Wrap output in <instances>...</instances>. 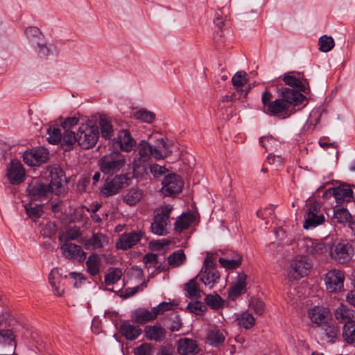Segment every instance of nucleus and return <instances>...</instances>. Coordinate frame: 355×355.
I'll use <instances>...</instances> for the list:
<instances>
[{"label": "nucleus", "mask_w": 355, "mask_h": 355, "mask_svg": "<svg viewBox=\"0 0 355 355\" xmlns=\"http://www.w3.org/2000/svg\"><path fill=\"white\" fill-rule=\"evenodd\" d=\"M345 274L338 270H331L325 277V284L327 289L331 293L340 292L343 289Z\"/></svg>", "instance_id": "ddd939ff"}, {"label": "nucleus", "mask_w": 355, "mask_h": 355, "mask_svg": "<svg viewBox=\"0 0 355 355\" xmlns=\"http://www.w3.org/2000/svg\"><path fill=\"white\" fill-rule=\"evenodd\" d=\"M197 277L205 286L209 288L215 286L220 278V275L216 267L214 257L211 256L205 257L203 266Z\"/></svg>", "instance_id": "39448f33"}, {"label": "nucleus", "mask_w": 355, "mask_h": 355, "mask_svg": "<svg viewBox=\"0 0 355 355\" xmlns=\"http://www.w3.org/2000/svg\"><path fill=\"white\" fill-rule=\"evenodd\" d=\"M170 320L171 323L167 326V327L171 331H177L182 327L181 318L178 315H171Z\"/></svg>", "instance_id": "e2e57ef3"}, {"label": "nucleus", "mask_w": 355, "mask_h": 355, "mask_svg": "<svg viewBox=\"0 0 355 355\" xmlns=\"http://www.w3.org/2000/svg\"><path fill=\"white\" fill-rule=\"evenodd\" d=\"M319 50L327 53L330 51L335 46L334 40L331 36L324 35L318 40Z\"/></svg>", "instance_id": "c03bdc74"}, {"label": "nucleus", "mask_w": 355, "mask_h": 355, "mask_svg": "<svg viewBox=\"0 0 355 355\" xmlns=\"http://www.w3.org/2000/svg\"><path fill=\"white\" fill-rule=\"evenodd\" d=\"M187 309L191 313L200 315L206 309V306L202 302L196 301L195 302L189 303L187 306Z\"/></svg>", "instance_id": "052dcab7"}, {"label": "nucleus", "mask_w": 355, "mask_h": 355, "mask_svg": "<svg viewBox=\"0 0 355 355\" xmlns=\"http://www.w3.org/2000/svg\"><path fill=\"white\" fill-rule=\"evenodd\" d=\"M125 164V156L119 151H113L103 156L98 162L101 171L107 175L118 173Z\"/></svg>", "instance_id": "20e7f679"}, {"label": "nucleus", "mask_w": 355, "mask_h": 355, "mask_svg": "<svg viewBox=\"0 0 355 355\" xmlns=\"http://www.w3.org/2000/svg\"><path fill=\"white\" fill-rule=\"evenodd\" d=\"M144 331L146 338L151 340L161 342L166 338V331L159 323L146 326Z\"/></svg>", "instance_id": "393cba45"}, {"label": "nucleus", "mask_w": 355, "mask_h": 355, "mask_svg": "<svg viewBox=\"0 0 355 355\" xmlns=\"http://www.w3.org/2000/svg\"><path fill=\"white\" fill-rule=\"evenodd\" d=\"M81 236V232L78 228H72L68 230L65 234L63 236H59V241L60 243L69 242L70 241H73L78 239Z\"/></svg>", "instance_id": "6e6d98bb"}, {"label": "nucleus", "mask_w": 355, "mask_h": 355, "mask_svg": "<svg viewBox=\"0 0 355 355\" xmlns=\"http://www.w3.org/2000/svg\"><path fill=\"white\" fill-rule=\"evenodd\" d=\"M351 215L347 209L336 207L334 210V220L338 223H345L349 220Z\"/></svg>", "instance_id": "37998d69"}, {"label": "nucleus", "mask_w": 355, "mask_h": 355, "mask_svg": "<svg viewBox=\"0 0 355 355\" xmlns=\"http://www.w3.org/2000/svg\"><path fill=\"white\" fill-rule=\"evenodd\" d=\"M62 139L63 145H67L69 148L73 146L75 143H78L77 133L70 130H64L62 133Z\"/></svg>", "instance_id": "5fc2aeb1"}, {"label": "nucleus", "mask_w": 355, "mask_h": 355, "mask_svg": "<svg viewBox=\"0 0 355 355\" xmlns=\"http://www.w3.org/2000/svg\"><path fill=\"white\" fill-rule=\"evenodd\" d=\"M173 143L160 138L153 146L154 158L156 159H164L172 154Z\"/></svg>", "instance_id": "4be33fe9"}, {"label": "nucleus", "mask_w": 355, "mask_h": 355, "mask_svg": "<svg viewBox=\"0 0 355 355\" xmlns=\"http://www.w3.org/2000/svg\"><path fill=\"white\" fill-rule=\"evenodd\" d=\"M113 145L115 147H119L121 150L130 152L136 146V142L128 130H122L114 139Z\"/></svg>", "instance_id": "aec40b11"}, {"label": "nucleus", "mask_w": 355, "mask_h": 355, "mask_svg": "<svg viewBox=\"0 0 355 355\" xmlns=\"http://www.w3.org/2000/svg\"><path fill=\"white\" fill-rule=\"evenodd\" d=\"M333 195L336 202H349L353 198V192L349 185H341L333 189Z\"/></svg>", "instance_id": "72a5a7b5"}, {"label": "nucleus", "mask_w": 355, "mask_h": 355, "mask_svg": "<svg viewBox=\"0 0 355 355\" xmlns=\"http://www.w3.org/2000/svg\"><path fill=\"white\" fill-rule=\"evenodd\" d=\"M354 255V248L347 242H339L330 248V257L339 263H346L350 261Z\"/></svg>", "instance_id": "1a4fd4ad"}, {"label": "nucleus", "mask_w": 355, "mask_h": 355, "mask_svg": "<svg viewBox=\"0 0 355 355\" xmlns=\"http://www.w3.org/2000/svg\"><path fill=\"white\" fill-rule=\"evenodd\" d=\"M312 266V261L309 257L297 255L291 261L288 271V277L300 279L310 273Z\"/></svg>", "instance_id": "423d86ee"}, {"label": "nucleus", "mask_w": 355, "mask_h": 355, "mask_svg": "<svg viewBox=\"0 0 355 355\" xmlns=\"http://www.w3.org/2000/svg\"><path fill=\"white\" fill-rule=\"evenodd\" d=\"M99 137L98 127L92 121L82 123L77 132L78 144L83 148L89 149L94 146Z\"/></svg>", "instance_id": "f03ea898"}, {"label": "nucleus", "mask_w": 355, "mask_h": 355, "mask_svg": "<svg viewBox=\"0 0 355 355\" xmlns=\"http://www.w3.org/2000/svg\"><path fill=\"white\" fill-rule=\"evenodd\" d=\"M259 142L266 150H275L279 146V141L272 137H262Z\"/></svg>", "instance_id": "8fccbe9b"}, {"label": "nucleus", "mask_w": 355, "mask_h": 355, "mask_svg": "<svg viewBox=\"0 0 355 355\" xmlns=\"http://www.w3.org/2000/svg\"><path fill=\"white\" fill-rule=\"evenodd\" d=\"M335 318L340 323H349L355 322L354 320V311L344 304H340L334 312Z\"/></svg>", "instance_id": "c85d7f7f"}, {"label": "nucleus", "mask_w": 355, "mask_h": 355, "mask_svg": "<svg viewBox=\"0 0 355 355\" xmlns=\"http://www.w3.org/2000/svg\"><path fill=\"white\" fill-rule=\"evenodd\" d=\"M49 176L50 183L46 184L51 188L52 193L58 194L64 180V172L60 167L53 166L49 169Z\"/></svg>", "instance_id": "b1692460"}, {"label": "nucleus", "mask_w": 355, "mask_h": 355, "mask_svg": "<svg viewBox=\"0 0 355 355\" xmlns=\"http://www.w3.org/2000/svg\"><path fill=\"white\" fill-rule=\"evenodd\" d=\"M207 343L217 347L222 345L225 340V332L216 326H210L207 329Z\"/></svg>", "instance_id": "5701e85b"}, {"label": "nucleus", "mask_w": 355, "mask_h": 355, "mask_svg": "<svg viewBox=\"0 0 355 355\" xmlns=\"http://www.w3.org/2000/svg\"><path fill=\"white\" fill-rule=\"evenodd\" d=\"M325 218L321 211V206L318 202H313L306 205L304 223V229L314 228L324 222Z\"/></svg>", "instance_id": "6e6552de"}, {"label": "nucleus", "mask_w": 355, "mask_h": 355, "mask_svg": "<svg viewBox=\"0 0 355 355\" xmlns=\"http://www.w3.org/2000/svg\"><path fill=\"white\" fill-rule=\"evenodd\" d=\"M178 352L182 355H195L198 352L196 341L190 338H182L178 343Z\"/></svg>", "instance_id": "a878e982"}, {"label": "nucleus", "mask_w": 355, "mask_h": 355, "mask_svg": "<svg viewBox=\"0 0 355 355\" xmlns=\"http://www.w3.org/2000/svg\"><path fill=\"white\" fill-rule=\"evenodd\" d=\"M144 197V192L138 188H131L123 196V202L129 206H134L137 204Z\"/></svg>", "instance_id": "f704fd0d"}, {"label": "nucleus", "mask_w": 355, "mask_h": 355, "mask_svg": "<svg viewBox=\"0 0 355 355\" xmlns=\"http://www.w3.org/2000/svg\"><path fill=\"white\" fill-rule=\"evenodd\" d=\"M6 176L12 184H19L26 178L25 170L18 160H12L7 166Z\"/></svg>", "instance_id": "f3484780"}, {"label": "nucleus", "mask_w": 355, "mask_h": 355, "mask_svg": "<svg viewBox=\"0 0 355 355\" xmlns=\"http://www.w3.org/2000/svg\"><path fill=\"white\" fill-rule=\"evenodd\" d=\"M120 331L127 340H133L141 335L142 330L138 325L125 322L121 324Z\"/></svg>", "instance_id": "bb28decb"}, {"label": "nucleus", "mask_w": 355, "mask_h": 355, "mask_svg": "<svg viewBox=\"0 0 355 355\" xmlns=\"http://www.w3.org/2000/svg\"><path fill=\"white\" fill-rule=\"evenodd\" d=\"M0 342L8 343L12 347H15V336L13 332L10 329L0 331Z\"/></svg>", "instance_id": "13d9d810"}, {"label": "nucleus", "mask_w": 355, "mask_h": 355, "mask_svg": "<svg viewBox=\"0 0 355 355\" xmlns=\"http://www.w3.org/2000/svg\"><path fill=\"white\" fill-rule=\"evenodd\" d=\"M49 279L50 284L53 288L55 295L61 297L64 292V288L63 285H61L62 277L58 268H53L51 271Z\"/></svg>", "instance_id": "2f4dec72"}, {"label": "nucleus", "mask_w": 355, "mask_h": 355, "mask_svg": "<svg viewBox=\"0 0 355 355\" xmlns=\"http://www.w3.org/2000/svg\"><path fill=\"white\" fill-rule=\"evenodd\" d=\"M137 150L133 157L132 166L135 173L142 174L146 171L149 162L154 157L153 146L142 140L137 146Z\"/></svg>", "instance_id": "7ed1b4c3"}, {"label": "nucleus", "mask_w": 355, "mask_h": 355, "mask_svg": "<svg viewBox=\"0 0 355 355\" xmlns=\"http://www.w3.org/2000/svg\"><path fill=\"white\" fill-rule=\"evenodd\" d=\"M47 133L49 135L47 140L51 144H57L62 139V133L58 128H56L55 126H50L47 129Z\"/></svg>", "instance_id": "3c124183"}, {"label": "nucleus", "mask_w": 355, "mask_h": 355, "mask_svg": "<svg viewBox=\"0 0 355 355\" xmlns=\"http://www.w3.org/2000/svg\"><path fill=\"white\" fill-rule=\"evenodd\" d=\"M144 261L146 265H148V268H155L158 264L157 255L153 253L146 254L144 257Z\"/></svg>", "instance_id": "774afa93"}, {"label": "nucleus", "mask_w": 355, "mask_h": 355, "mask_svg": "<svg viewBox=\"0 0 355 355\" xmlns=\"http://www.w3.org/2000/svg\"><path fill=\"white\" fill-rule=\"evenodd\" d=\"M309 316L313 322L322 326L327 322L326 320L329 317V311L326 308L315 306L309 311Z\"/></svg>", "instance_id": "cd10ccee"}, {"label": "nucleus", "mask_w": 355, "mask_h": 355, "mask_svg": "<svg viewBox=\"0 0 355 355\" xmlns=\"http://www.w3.org/2000/svg\"><path fill=\"white\" fill-rule=\"evenodd\" d=\"M198 277L191 279L189 282L184 284V291L186 296L191 299H200L203 293L197 282Z\"/></svg>", "instance_id": "473e14b6"}, {"label": "nucleus", "mask_w": 355, "mask_h": 355, "mask_svg": "<svg viewBox=\"0 0 355 355\" xmlns=\"http://www.w3.org/2000/svg\"><path fill=\"white\" fill-rule=\"evenodd\" d=\"M130 184V179L126 175H118L110 180H106L101 190L104 197L118 193L123 188Z\"/></svg>", "instance_id": "9d476101"}, {"label": "nucleus", "mask_w": 355, "mask_h": 355, "mask_svg": "<svg viewBox=\"0 0 355 355\" xmlns=\"http://www.w3.org/2000/svg\"><path fill=\"white\" fill-rule=\"evenodd\" d=\"M248 78L247 73L244 71H239L236 72L232 78L233 85L238 91L243 92V89H239L248 83Z\"/></svg>", "instance_id": "49530a36"}, {"label": "nucleus", "mask_w": 355, "mask_h": 355, "mask_svg": "<svg viewBox=\"0 0 355 355\" xmlns=\"http://www.w3.org/2000/svg\"><path fill=\"white\" fill-rule=\"evenodd\" d=\"M122 275V272L119 268H114L105 276V283L106 285H112L118 282Z\"/></svg>", "instance_id": "864d4df0"}, {"label": "nucleus", "mask_w": 355, "mask_h": 355, "mask_svg": "<svg viewBox=\"0 0 355 355\" xmlns=\"http://www.w3.org/2000/svg\"><path fill=\"white\" fill-rule=\"evenodd\" d=\"M195 220V215L191 213H183L175 223V230L179 232L187 229Z\"/></svg>", "instance_id": "c9c22d12"}, {"label": "nucleus", "mask_w": 355, "mask_h": 355, "mask_svg": "<svg viewBox=\"0 0 355 355\" xmlns=\"http://www.w3.org/2000/svg\"><path fill=\"white\" fill-rule=\"evenodd\" d=\"M173 210L171 205H165L155 210V215L151 225L152 232L157 235H164L167 233L166 226L169 216Z\"/></svg>", "instance_id": "0eeeda50"}, {"label": "nucleus", "mask_w": 355, "mask_h": 355, "mask_svg": "<svg viewBox=\"0 0 355 355\" xmlns=\"http://www.w3.org/2000/svg\"><path fill=\"white\" fill-rule=\"evenodd\" d=\"M162 184V193L165 196H173L182 191L184 182L180 175L171 173L164 178Z\"/></svg>", "instance_id": "9b49d317"}, {"label": "nucleus", "mask_w": 355, "mask_h": 355, "mask_svg": "<svg viewBox=\"0 0 355 355\" xmlns=\"http://www.w3.org/2000/svg\"><path fill=\"white\" fill-rule=\"evenodd\" d=\"M79 122V118L76 116L68 117L61 123V126L64 130H70L72 127L77 125Z\"/></svg>", "instance_id": "69168bd1"}, {"label": "nucleus", "mask_w": 355, "mask_h": 355, "mask_svg": "<svg viewBox=\"0 0 355 355\" xmlns=\"http://www.w3.org/2000/svg\"><path fill=\"white\" fill-rule=\"evenodd\" d=\"M26 192L31 200H43L53 193L46 184L37 179L28 185Z\"/></svg>", "instance_id": "f8f14e48"}, {"label": "nucleus", "mask_w": 355, "mask_h": 355, "mask_svg": "<svg viewBox=\"0 0 355 355\" xmlns=\"http://www.w3.org/2000/svg\"><path fill=\"white\" fill-rule=\"evenodd\" d=\"M322 334L328 342L334 343L337 339L340 330L334 321L327 322L321 326Z\"/></svg>", "instance_id": "c756f323"}, {"label": "nucleus", "mask_w": 355, "mask_h": 355, "mask_svg": "<svg viewBox=\"0 0 355 355\" xmlns=\"http://www.w3.org/2000/svg\"><path fill=\"white\" fill-rule=\"evenodd\" d=\"M25 209L28 216L35 221L41 217L43 214L42 205L33 207L31 204H26Z\"/></svg>", "instance_id": "09e8293b"}, {"label": "nucleus", "mask_w": 355, "mask_h": 355, "mask_svg": "<svg viewBox=\"0 0 355 355\" xmlns=\"http://www.w3.org/2000/svg\"><path fill=\"white\" fill-rule=\"evenodd\" d=\"M48 159V151L46 148H39L26 151L23 155L24 162L28 166H39Z\"/></svg>", "instance_id": "a211bd4d"}, {"label": "nucleus", "mask_w": 355, "mask_h": 355, "mask_svg": "<svg viewBox=\"0 0 355 355\" xmlns=\"http://www.w3.org/2000/svg\"><path fill=\"white\" fill-rule=\"evenodd\" d=\"M134 116L137 119H140L146 123H151L155 118V115L153 112L142 109L135 112Z\"/></svg>", "instance_id": "4d7b16f0"}, {"label": "nucleus", "mask_w": 355, "mask_h": 355, "mask_svg": "<svg viewBox=\"0 0 355 355\" xmlns=\"http://www.w3.org/2000/svg\"><path fill=\"white\" fill-rule=\"evenodd\" d=\"M156 318L153 309L151 311L146 309H139L135 310L132 315L134 321L140 324L154 320Z\"/></svg>", "instance_id": "7c9ffc66"}, {"label": "nucleus", "mask_w": 355, "mask_h": 355, "mask_svg": "<svg viewBox=\"0 0 355 355\" xmlns=\"http://www.w3.org/2000/svg\"><path fill=\"white\" fill-rule=\"evenodd\" d=\"M247 275L243 272L239 273L235 282L229 289V298L234 300L236 297L243 294L247 289Z\"/></svg>", "instance_id": "412c9836"}, {"label": "nucleus", "mask_w": 355, "mask_h": 355, "mask_svg": "<svg viewBox=\"0 0 355 355\" xmlns=\"http://www.w3.org/2000/svg\"><path fill=\"white\" fill-rule=\"evenodd\" d=\"M61 243L60 249L66 258L78 260V261H83L85 259L87 254L80 245L69 242Z\"/></svg>", "instance_id": "6ab92c4d"}, {"label": "nucleus", "mask_w": 355, "mask_h": 355, "mask_svg": "<svg viewBox=\"0 0 355 355\" xmlns=\"http://www.w3.org/2000/svg\"><path fill=\"white\" fill-rule=\"evenodd\" d=\"M101 259L96 253L90 254L86 261L87 272L92 276L100 272Z\"/></svg>", "instance_id": "e433bc0d"}, {"label": "nucleus", "mask_w": 355, "mask_h": 355, "mask_svg": "<svg viewBox=\"0 0 355 355\" xmlns=\"http://www.w3.org/2000/svg\"><path fill=\"white\" fill-rule=\"evenodd\" d=\"M218 262L223 268L227 270H234L241 266L242 257L239 254L236 255L232 259L220 257L219 258Z\"/></svg>", "instance_id": "a19ab883"}, {"label": "nucleus", "mask_w": 355, "mask_h": 355, "mask_svg": "<svg viewBox=\"0 0 355 355\" xmlns=\"http://www.w3.org/2000/svg\"><path fill=\"white\" fill-rule=\"evenodd\" d=\"M302 248L309 254H321L331 248V243L323 240L306 238L303 240Z\"/></svg>", "instance_id": "2eb2a0df"}, {"label": "nucleus", "mask_w": 355, "mask_h": 355, "mask_svg": "<svg viewBox=\"0 0 355 355\" xmlns=\"http://www.w3.org/2000/svg\"><path fill=\"white\" fill-rule=\"evenodd\" d=\"M144 236V232L141 230L123 233L120 235L116 246L123 250H129L137 245Z\"/></svg>", "instance_id": "dca6fc26"}, {"label": "nucleus", "mask_w": 355, "mask_h": 355, "mask_svg": "<svg viewBox=\"0 0 355 355\" xmlns=\"http://www.w3.org/2000/svg\"><path fill=\"white\" fill-rule=\"evenodd\" d=\"M185 260L186 256L182 250H178L174 252L168 257V264L173 268L181 266Z\"/></svg>", "instance_id": "79ce46f5"}, {"label": "nucleus", "mask_w": 355, "mask_h": 355, "mask_svg": "<svg viewBox=\"0 0 355 355\" xmlns=\"http://www.w3.org/2000/svg\"><path fill=\"white\" fill-rule=\"evenodd\" d=\"M172 306L173 305L171 302H164L153 309L156 314V317H157L158 315L162 314L164 312L172 309Z\"/></svg>", "instance_id": "338daca9"}, {"label": "nucleus", "mask_w": 355, "mask_h": 355, "mask_svg": "<svg viewBox=\"0 0 355 355\" xmlns=\"http://www.w3.org/2000/svg\"><path fill=\"white\" fill-rule=\"evenodd\" d=\"M206 304L214 309H218L222 306L223 300L218 294L207 295L205 299Z\"/></svg>", "instance_id": "603ef678"}, {"label": "nucleus", "mask_w": 355, "mask_h": 355, "mask_svg": "<svg viewBox=\"0 0 355 355\" xmlns=\"http://www.w3.org/2000/svg\"><path fill=\"white\" fill-rule=\"evenodd\" d=\"M249 305L250 307L258 315H261L264 312V303L258 299L251 300Z\"/></svg>", "instance_id": "0e129e2a"}, {"label": "nucleus", "mask_w": 355, "mask_h": 355, "mask_svg": "<svg viewBox=\"0 0 355 355\" xmlns=\"http://www.w3.org/2000/svg\"><path fill=\"white\" fill-rule=\"evenodd\" d=\"M280 98L272 101V94L268 89H266L261 96L263 110L269 115H277L288 110L291 105H298L302 104L306 97L302 94L288 87L278 89Z\"/></svg>", "instance_id": "f257e3e1"}, {"label": "nucleus", "mask_w": 355, "mask_h": 355, "mask_svg": "<svg viewBox=\"0 0 355 355\" xmlns=\"http://www.w3.org/2000/svg\"><path fill=\"white\" fill-rule=\"evenodd\" d=\"M283 80L286 85L294 87L296 89H295V91L300 93H301V92H306V87L295 76L286 74L283 78Z\"/></svg>", "instance_id": "a18cd8bd"}, {"label": "nucleus", "mask_w": 355, "mask_h": 355, "mask_svg": "<svg viewBox=\"0 0 355 355\" xmlns=\"http://www.w3.org/2000/svg\"><path fill=\"white\" fill-rule=\"evenodd\" d=\"M343 338L348 344L355 343V321L344 324L343 329Z\"/></svg>", "instance_id": "ea45409f"}, {"label": "nucleus", "mask_w": 355, "mask_h": 355, "mask_svg": "<svg viewBox=\"0 0 355 355\" xmlns=\"http://www.w3.org/2000/svg\"><path fill=\"white\" fill-rule=\"evenodd\" d=\"M274 215V207L272 205H269L265 208H261L257 211L258 218L266 220L272 218Z\"/></svg>", "instance_id": "680f3d73"}, {"label": "nucleus", "mask_w": 355, "mask_h": 355, "mask_svg": "<svg viewBox=\"0 0 355 355\" xmlns=\"http://www.w3.org/2000/svg\"><path fill=\"white\" fill-rule=\"evenodd\" d=\"M110 239L102 232L93 233L89 238L83 239L81 243L87 250H97L108 245Z\"/></svg>", "instance_id": "4468645a"}, {"label": "nucleus", "mask_w": 355, "mask_h": 355, "mask_svg": "<svg viewBox=\"0 0 355 355\" xmlns=\"http://www.w3.org/2000/svg\"><path fill=\"white\" fill-rule=\"evenodd\" d=\"M99 126L101 135L105 139H110L113 135L114 130L111 120L107 116H101L99 119Z\"/></svg>", "instance_id": "58836bf2"}, {"label": "nucleus", "mask_w": 355, "mask_h": 355, "mask_svg": "<svg viewBox=\"0 0 355 355\" xmlns=\"http://www.w3.org/2000/svg\"><path fill=\"white\" fill-rule=\"evenodd\" d=\"M57 225L54 222L46 221L41 225V234L47 238H51L57 232Z\"/></svg>", "instance_id": "de8ad7c7"}, {"label": "nucleus", "mask_w": 355, "mask_h": 355, "mask_svg": "<svg viewBox=\"0 0 355 355\" xmlns=\"http://www.w3.org/2000/svg\"><path fill=\"white\" fill-rule=\"evenodd\" d=\"M236 321L237 322V324L245 329H250L255 324L256 319L248 311H245L239 314Z\"/></svg>", "instance_id": "4c0bfd02"}, {"label": "nucleus", "mask_w": 355, "mask_h": 355, "mask_svg": "<svg viewBox=\"0 0 355 355\" xmlns=\"http://www.w3.org/2000/svg\"><path fill=\"white\" fill-rule=\"evenodd\" d=\"M134 354L135 355H153V347L149 343H142L135 349Z\"/></svg>", "instance_id": "bf43d9fd"}]
</instances>
